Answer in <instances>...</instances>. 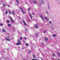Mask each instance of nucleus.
<instances>
[{"label": "nucleus", "mask_w": 60, "mask_h": 60, "mask_svg": "<svg viewBox=\"0 0 60 60\" xmlns=\"http://www.w3.org/2000/svg\"><path fill=\"white\" fill-rule=\"evenodd\" d=\"M9 50V49H7V50Z\"/></svg>", "instance_id": "47"}, {"label": "nucleus", "mask_w": 60, "mask_h": 60, "mask_svg": "<svg viewBox=\"0 0 60 60\" xmlns=\"http://www.w3.org/2000/svg\"><path fill=\"white\" fill-rule=\"evenodd\" d=\"M2 31L3 32H4V33H5L6 32V31L4 29H2Z\"/></svg>", "instance_id": "12"}, {"label": "nucleus", "mask_w": 60, "mask_h": 60, "mask_svg": "<svg viewBox=\"0 0 60 60\" xmlns=\"http://www.w3.org/2000/svg\"><path fill=\"white\" fill-rule=\"evenodd\" d=\"M49 24H51V22L50 21L49 22Z\"/></svg>", "instance_id": "39"}, {"label": "nucleus", "mask_w": 60, "mask_h": 60, "mask_svg": "<svg viewBox=\"0 0 60 60\" xmlns=\"http://www.w3.org/2000/svg\"><path fill=\"white\" fill-rule=\"evenodd\" d=\"M12 14H13V15H15V11H12Z\"/></svg>", "instance_id": "5"}, {"label": "nucleus", "mask_w": 60, "mask_h": 60, "mask_svg": "<svg viewBox=\"0 0 60 60\" xmlns=\"http://www.w3.org/2000/svg\"><path fill=\"white\" fill-rule=\"evenodd\" d=\"M4 52H5V51H4L2 52L1 53V54L2 55H4Z\"/></svg>", "instance_id": "10"}, {"label": "nucleus", "mask_w": 60, "mask_h": 60, "mask_svg": "<svg viewBox=\"0 0 60 60\" xmlns=\"http://www.w3.org/2000/svg\"><path fill=\"white\" fill-rule=\"evenodd\" d=\"M3 5L4 6H6V5H5V4H3Z\"/></svg>", "instance_id": "30"}, {"label": "nucleus", "mask_w": 60, "mask_h": 60, "mask_svg": "<svg viewBox=\"0 0 60 60\" xmlns=\"http://www.w3.org/2000/svg\"><path fill=\"white\" fill-rule=\"evenodd\" d=\"M32 60H37L36 59H32Z\"/></svg>", "instance_id": "34"}, {"label": "nucleus", "mask_w": 60, "mask_h": 60, "mask_svg": "<svg viewBox=\"0 0 60 60\" xmlns=\"http://www.w3.org/2000/svg\"><path fill=\"white\" fill-rule=\"evenodd\" d=\"M23 23H24V25H25V26H26V22H25L24 21V20H23Z\"/></svg>", "instance_id": "8"}, {"label": "nucleus", "mask_w": 60, "mask_h": 60, "mask_svg": "<svg viewBox=\"0 0 60 60\" xmlns=\"http://www.w3.org/2000/svg\"><path fill=\"white\" fill-rule=\"evenodd\" d=\"M29 15L30 17V18H31V19H32V15H31V14H29Z\"/></svg>", "instance_id": "13"}, {"label": "nucleus", "mask_w": 60, "mask_h": 60, "mask_svg": "<svg viewBox=\"0 0 60 60\" xmlns=\"http://www.w3.org/2000/svg\"><path fill=\"white\" fill-rule=\"evenodd\" d=\"M41 60H43L42 59H41Z\"/></svg>", "instance_id": "49"}, {"label": "nucleus", "mask_w": 60, "mask_h": 60, "mask_svg": "<svg viewBox=\"0 0 60 60\" xmlns=\"http://www.w3.org/2000/svg\"><path fill=\"white\" fill-rule=\"evenodd\" d=\"M19 18H20V16H19Z\"/></svg>", "instance_id": "50"}, {"label": "nucleus", "mask_w": 60, "mask_h": 60, "mask_svg": "<svg viewBox=\"0 0 60 60\" xmlns=\"http://www.w3.org/2000/svg\"><path fill=\"white\" fill-rule=\"evenodd\" d=\"M41 1H42V4H45V3L43 2V0H40V2H41Z\"/></svg>", "instance_id": "6"}, {"label": "nucleus", "mask_w": 60, "mask_h": 60, "mask_svg": "<svg viewBox=\"0 0 60 60\" xmlns=\"http://www.w3.org/2000/svg\"><path fill=\"white\" fill-rule=\"evenodd\" d=\"M47 19V21H48L49 20V19Z\"/></svg>", "instance_id": "43"}, {"label": "nucleus", "mask_w": 60, "mask_h": 60, "mask_svg": "<svg viewBox=\"0 0 60 60\" xmlns=\"http://www.w3.org/2000/svg\"><path fill=\"white\" fill-rule=\"evenodd\" d=\"M53 55L54 56H55V54H53Z\"/></svg>", "instance_id": "38"}, {"label": "nucleus", "mask_w": 60, "mask_h": 60, "mask_svg": "<svg viewBox=\"0 0 60 60\" xmlns=\"http://www.w3.org/2000/svg\"><path fill=\"white\" fill-rule=\"evenodd\" d=\"M18 43L16 44V45L17 46H18L19 45H21V43H20V41H18Z\"/></svg>", "instance_id": "1"}, {"label": "nucleus", "mask_w": 60, "mask_h": 60, "mask_svg": "<svg viewBox=\"0 0 60 60\" xmlns=\"http://www.w3.org/2000/svg\"><path fill=\"white\" fill-rule=\"evenodd\" d=\"M31 52L30 51H29V52L30 53H31Z\"/></svg>", "instance_id": "45"}, {"label": "nucleus", "mask_w": 60, "mask_h": 60, "mask_svg": "<svg viewBox=\"0 0 60 60\" xmlns=\"http://www.w3.org/2000/svg\"><path fill=\"white\" fill-rule=\"evenodd\" d=\"M35 56H34V55H33V58H35Z\"/></svg>", "instance_id": "40"}, {"label": "nucleus", "mask_w": 60, "mask_h": 60, "mask_svg": "<svg viewBox=\"0 0 60 60\" xmlns=\"http://www.w3.org/2000/svg\"><path fill=\"white\" fill-rule=\"evenodd\" d=\"M24 40H26L27 38H25V37H24Z\"/></svg>", "instance_id": "23"}, {"label": "nucleus", "mask_w": 60, "mask_h": 60, "mask_svg": "<svg viewBox=\"0 0 60 60\" xmlns=\"http://www.w3.org/2000/svg\"><path fill=\"white\" fill-rule=\"evenodd\" d=\"M44 19H47V18L46 17H44Z\"/></svg>", "instance_id": "24"}, {"label": "nucleus", "mask_w": 60, "mask_h": 60, "mask_svg": "<svg viewBox=\"0 0 60 60\" xmlns=\"http://www.w3.org/2000/svg\"><path fill=\"white\" fill-rule=\"evenodd\" d=\"M46 13H47V14H48V12H47V11H46Z\"/></svg>", "instance_id": "36"}, {"label": "nucleus", "mask_w": 60, "mask_h": 60, "mask_svg": "<svg viewBox=\"0 0 60 60\" xmlns=\"http://www.w3.org/2000/svg\"><path fill=\"white\" fill-rule=\"evenodd\" d=\"M7 6H8V7H10V5H9L8 4H7Z\"/></svg>", "instance_id": "31"}, {"label": "nucleus", "mask_w": 60, "mask_h": 60, "mask_svg": "<svg viewBox=\"0 0 60 60\" xmlns=\"http://www.w3.org/2000/svg\"><path fill=\"white\" fill-rule=\"evenodd\" d=\"M41 44H42V45H43V46H44V43H41Z\"/></svg>", "instance_id": "29"}, {"label": "nucleus", "mask_w": 60, "mask_h": 60, "mask_svg": "<svg viewBox=\"0 0 60 60\" xmlns=\"http://www.w3.org/2000/svg\"><path fill=\"white\" fill-rule=\"evenodd\" d=\"M12 39H11V40H12Z\"/></svg>", "instance_id": "51"}, {"label": "nucleus", "mask_w": 60, "mask_h": 60, "mask_svg": "<svg viewBox=\"0 0 60 60\" xmlns=\"http://www.w3.org/2000/svg\"><path fill=\"white\" fill-rule=\"evenodd\" d=\"M7 23H9L10 22V21H9V20H8L7 21Z\"/></svg>", "instance_id": "27"}, {"label": "nucleus", "mask_w": 60, "mask_h": 60, "mask_svg": "<svg viewBox=\"0 0 60 60\" xmlns=\"http://www.w3.org/2000/svg\"><path fill=\"white\" fill-rule=\"evenodd\" d=\"M11 22H12L13 23H14V21L13 20H11Z\"/></svg>", "instance_id": "14"}, {"label": "nucleus", "mask_w": 60, "mask_h": 60, "mask_svg": "<svg viewBox=\"0 0 60 60\" xmlns=\"http://www.w3.org/2000/svg\"><path fill=\"white\" fill-rule=\"evenodd\" d=\"M16 1L17 2V3L18 4H19V2H18V0H16Z\"/></svg>", "instance_id": "28"}, {"label": "nucleus", "mask_w": 60, "mask_h": 60, "mask_svg": "<svg viewBox=\"0 0 60 60\" xmlns=\"http://www.w3.org/2000/svg\"><path fill=\"white\" fill-rule=\"evenodd\" d=\"M20 9L24 14H25V11H23V10H22V8L20 7Z\"/></svg>", "instance_id": "2"}, {"label": "nucleus", "mask_w": 60, "mask_h": 60, "mask_svg": "<svg viewBox=\"0 0 60 60\" xmlns=\"http://www.w3.org/2000/svg\"><path fill=\"white\" fill-rule=\"evenodd\" d=\"M13 31H15V29H14L13 30Z\"/></svg>", "instance_id": "41"}, {"label": "nucleus", "mask_w": 60, "mask_h": 60, "mask_svg": "<svg viewBox=\"0 0 60 60\" xmlns=\"http://www.w3.org/2000/svg\"><path fill=\"white\" fill-rule=\"evenodd\" d=\"M8 26H11V25L10 24H8Z\"/></svg>", "instance_id": "19"}, {"label": "nucleus", "mask_w": 60, "mask_h": 60, "mask_svg": "<svg viewBox=\"0 0 60 60\" xmlns=\"http://www.w3.org/2000/svg\"><path fill=\"white\" fill-rule=\"evenodd\" d=\"M58 55L59 56V57H60V53H58Z\"/></svg>", "instance_id": "22"}, {"label": "nucleus", "mask_w": 60, "mask_h": 60, "mask_svg": "<svg viewBox=\"0 0 60 60\" xmlns=\"http://www.w3.org/2000/svg\"><path fill=\"white\" fill-rule=\"evenodd\" d=\"M28 11H29V10H30V8H28Z\"/></svg>", "instance_id": "44"}, {"label": "nucleus", "mask_w": 60, "mask_h": 60, "mask_svg": "<svg viewBox=\"0 0 60 60\" xmlns=\"http://www.w3.org/2000/svg\"><path fill=\"white\" fill-rule=\"evenodd\" d=\"M41 4H39V6H41Z\"/></svg>", "instance_id": "42"}, {"label": "nucleus", "mask_w": 60, "mask_h": 60, "mask_svg": "<svg viewBox=\"0 0 60 60\" xmlns=\"http://www.w3.org/2000/svg\"><path fill=\"white\" fill-rule=\"evenodd\" d=\"M40 17H41L42 20H44V18L43 17V16H41V15H40Z\"/></svg>", "instance_id": "3"}, {"label": "nucleus", "mask_w": 60, "mask_h": 60, "mask_svg": "<svg viewBox=\"0 0 60 60\" xmlns=\"http://www.w3.org/2000/svg\"><path fill=\"white\" fill-rule=\"evenodd\" d=\"M43 33H46V30L44 31L43 32Z\"/></svg>", "instance_id": "21"}, {"label": "nucleus", "mask_w": 60, "mask_h": 60, "mask_svg": "<svg viewBox=\"0 0 60 60\" xmlns=\"http://www.w3.org/2000/svg\"><path fill=\"white\" fill-rule=\"evenodd\" d=\"M34 4H36L37 3V2L36 1H34Z\"/></svg>", "instance_id": "18"}, {"label": "nucleus", "mask_w": 60, "mask_h": 60, "mask_svg": "<svg viewBox=\"0 0 60 60\" xmlns=\"http://www.w3.org/2000/svg\"><path fill=\"white\" fill-rule=\"evenodd\" d=\"M44 40L45 41H47L48 40V39L47 38H44Z\"/></svg>", "instance_id": "9"}, {"label": "nucleus", "mask_w": 60, "mask_h": 60, "mask_svg": "<svg viewBox=\"0 0 60 60\" xmlns=\"http://www.w3.org/2000/svg\"><path fill=\"white\" fill-rule=\"evenodd\" d=\"M10 19H11V20H12V18L11 17L10 18Z\"/></svg>", "instance_id": "37"}, {"label": "nucleus", "mask_w": 60, "mask_h": 60, "mask_svg": "<svg viewBox=\"0 0 60 60\" xmlns=\"http://www.w3.org/2000/svg\"><path fill=\"white\" fill-rule=\"evenodd\" d=\"M58 60H60V59H58Z\"/></svg>", "instance_id": "48"}, {"label": "nucleus", "mask_w": 60, "mask_h": 60, "mask_svg": "<svg viewBox=\"0 0 60 60\" xmlns=\"http://www.w3.org/2000/svg\"><path fill=\"white\" fill-rule=\"evenodd\" d=\"M5 39L7 41H11V40H10V39L9 38H6Z\"/></svg>", "instance_id": "4"}, {"label": "nucleus", "mask_w": 60, "mask_h": 60, "mask_svg": "<svg viewBox=\"0 0 60 60\" xmlns=\"http://www.w3.org/2000/svg\"><path fill=\"white\" fill-rule=\"evenodd\" d=\"M56 36V35L54 34V35H52V36L53 37H55V36Z\"/></svg>", "instance_id": "16"}, {"label": "nucleus", "mask_w": 60, "mask_h": 60, "mask_svg": "<svg viewBox=\"0 0 60 60\" xmlns=\"http://www.w3.org/2000/svg\"><path fill=\"white\" fill-rule=\"evenodd\" d=\"M5 14H8V10L6 11V12L5 13Z\"/></svg>", "instance_id": "15"}, {"label": "nucleus", "mask_w": 60, "mask_h": 60, "mask_svg": "<svg viewBox=\"0 0 60 60\" xmlns=\"http://www.w3.org/2000/svg\"><path fill=\"white\" fill-rule=\"evenodd\" d=\"M23 41L24 42H25V40H23Z\"/></svg>", "instance_id": "46"}, {"label": "nucleus", "mask_w": 60, "mask_h": 60, "mask_svg": "<svg viewBox=\"0 0 60 60\" xmlns=\"http://www.w3.org/2000/svg\"><path fill=\"white\" fill-rule=\"evenodd\" d=\"M47 6L48 7L49 9H50V6H49V5L48 4L47 5Z\"/></svg>", "instance_id": "11"}, {"label": "nucleus", "mask_w": 60, "mask_h": 60, "mask_svg": "<svg viewBox=\"0 0 60 60\" xmlns=\"http://www.w3.org/2000/svg\"><path fill=\"white\" fill-rule=\"evenodd\" d=\"M20 39L21 40H22V37H20Z\"/></svg>", "instance_id": "33"}, {"label": "nucleus", "mask_w": 60, "mask_h": 60, "mask_svg": "<svg viewBox=\"0 0 60 60\" xmlns=\"http://www.w3.org/2000/svg\"><path fill=\"white\" fill-rule=\"evenodd\" d=\"M35 36V37H36L37 36V33L36 34Z\"/></svg>", "instance_id": "26"}, {"label": "nucleus", "mask_w": 60, "mask_h": 60, "mask_svg": "<svg viewBox=\"0 0 60 60\" xmlns=\"http://www.w3.org/2000/svg\"><path fill=\"white\" fill-rule=\"evenodd\" d=\"M35 28H38L39 26H38L37 25H35Z\"/></svg>", "instance_id": "7"}, {"label": "nucleus", "mask_w": 60, "mask_h": 60, "mask_svg": "<svg viewBox=\"0 0 60 60\" xmlns=\"http://www.w3.org/2000/svg\"><path fill=\"white\" fill-rule=\"evenodd\" d=\"M0 26H3V24L2 23H0Z\"/></svg>", "instance_id": "25"}, {"label": "nucleus", "mask_w": 60, "mask_h": 60, "mask_svg": "<svg viewBox=\"0 0 60 60\" xmlns=\"http://www.w3.org/2000/svg\"><path fill=\"white\" fill-rule=\"evenodd\" d=\"M9 4H12V2H11V1L9 2Z\"/></svg>", "instance_id": "17"}, {"label": "nucleus", "mask_w": 60, "mask_h": 60, "mask_svg": "<svg viewBox=\"0 0 60 60\" xmlns=\"http://www.w3.org/2000/svg\"><path fill=\"white\" fill-rule=\"evenodd\" d=\"M26 45L27 46L28 45V44L27 43H26Z\"/></svg>", "instance_id": "32"}, {"label": "nucleus", "mask_w": 60, "mask_h": 60, "mask_svg": "<svg viewBox=\"0 0 60 60\" xmlns=\"http://www.w3.org/2000/svg\"><path fill=\"white\" fill-rule=\"evenodd\" d=\"M52 30H54V28L52 27Z\"/></svg>", "instance_id": "35"}, {"label": "nucleus", "mask_w": 60, "mask_h": 60, "mask_svg": "<svg viewBox=\"0 0 60 60\" xmlns=\"http://www.w3.org/2000/svg\"><path fill=\"white\" fill-rule=\"evenodd\" d=\"M8 12L10 14H11V11H9Z\"/></svg>", "instance_id": "20"}]
</instances>
